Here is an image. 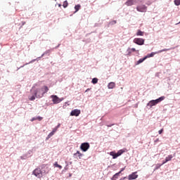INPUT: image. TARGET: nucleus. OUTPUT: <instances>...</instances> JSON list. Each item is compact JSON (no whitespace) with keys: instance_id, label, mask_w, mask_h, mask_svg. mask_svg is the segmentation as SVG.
I'll use <instances>...</instances> for the list:
<instances>
[{"instance_id":"f257e3e1","label":"nucleus","mask_w":180,"mask_h":180,"mask_svg":"<svg viewBox=\"0 0 180 180\" xmlns=\"http://www.w3.org/2000/svg\"><path fill=\"white\" fill-rule=\"evenodd\" d=\"M30 92L32 96H28L30 101H34L36 98L40 99L44 96L45 94L49 92V87L44 86L41 88H35L34 85L30 89Z\"/></svg>"},{"instance_id":"f03ea898","label":"nucleus","mask_w":180,"mask_h":180,"mask_svg":"<svg viewBox=\"0 0 180 180\" xmlns=\"http://www.w3.org/2000/svg\"><path fill=\"white\" fill-rule=\"evenodd\" d=\"M164 99H165V96H163L159 97L155 100H151L147 103L146 108L148 109H151L153 106H156V105H158V103H160V102H162Z\"/></svg>"},{"instance_id":"7ed1b4c3","label":"nucleus","mask_w":180,"mask_h":180,"mask_svg":"<svg viewBox=\"0 0 180 180\" xmlns=\"http://www.w3.org/2000/svg\"><path fill=\"white\" fill-rule=\"evenodd\" d=\"M51 98L52 99L53 105H57L60 102H63V101H64V98H60L58 96H57V95H52L51 96Z\"/></svg>"},{"instance_id":"20e7f679","label":"nucleus","mask_w":180,"mask_h":180,"mask_svg":"<svg viewBox=\"0 0 180 180\" xmlns=\"http://www.w3.org/2000/svg\"><path fill=\"white\" fill-rule=\"evenodd\" d=\"M89 147H91V145H89V143L84 142L80 145V150H82L83 153H86V150H89Z\"/></svg>"},{"instance_id":"39448f33","label":"nucleus","mask_w":180,"mask_h":180,"mask_svg":"<svg viewBox=\"0 0 180 180\" xmlns=\"http://www.w3.org/2000/svg\"><path fill=\"white\" fill-rule=\"evenodd\" d=\"M32 174L37 176V178H41V176H43V175H44L43 174V171H41V169H40V168H37L35 169Z\"/></svg>"},{"instance_id":"423d86ee","label":"nucleus","mask_w":180,"mask_h":180,"mask_svg":"<svg viewBox=\"0 0 180 180\" xmlns=\"http://www.w3.org/2000/svg\"><path fill=\"white\" fill-rule=\"evenodd\" d=\"M138 12L146 13L147 12V6L146 5H140L136 6Z\"/></svg>"},{"instance_id":"0eeeda50","label":"nucleus","mask_w":180,"mask_h":180,"mask_svg":"<svg viewBox=\"0 0 180 180\" xmlns=\"http://www.w3.org/2000/svg\"><path fill=\"white\" fill-rule=\"evenodd\" d=\"M144 39L142 38H135L134 39V43H135V44H137L138 46H143V44H144Z\"/></svg>"},{"instance_id":"6e6552de","label":"nucleus","mask_w":180,"mask_h":180,"mask_svg":"<svg viewBox=\"0 0 180 180\" xmlns=\"http://www.w3.org/2000/svg\"><path fill=\"white\" fill-rule=\"evenodd\" d=\"M139 178V174H137V172H132L131 174L128 176L129 180H134Z\"/></svg>"},{"instance_id":"1a4fd4ad","label":"nucleus","mask_w":180,"mask_h":180,"mask_svg":"<svg viewBox=\"0 0 180 180\" xmlns=\"http://www.w3.org/2000/svg\"><path fill=\"white\" fill-rule=\"evenodd\" d=\"M79 115H81V110L75 109L71 111L70 116H76L77 117Z\"/></svg>"},{"instance_id":"9d476101","label":"nucleus","mask_w":180,"mask_h":180,"mask_svg":"<svg viewBox=\"0 0 180 180\" xmlns=\"http://www.w3.org/2000/svg\"><path fill=\"white\" fill-rule=\"evenodd\" d=\"M74 158H79L81 160L84 157V154L81 153L79 150L76 152V153L73 154Z\"/></svg>"},{"instance_id":"9b49d317","label":"nucleus","mask_w":180,"mask_h":180,"mask_svg":"<svg viewBox=\"0 0 180 180\" xmlns=\"http://www.w3.org/2000/svg\"><path fill=\"white\" fill-rule=\"evenodd\" d=\"M51 50H47L44 53H42V55L39 57H38L37 58H36L37 60H40V58H41V57H44V56H50V53H51Z\"/></svg>"},{"instance_id":"f8f14e48","label":"nucleus","mask_w":180,"mask_h":180,"mask_svg":"<svg viewBox=\"0 0 180 180\" xmlns=\"http://www.w3.org/2000/svg\"><path fill=\"white\" fill-rule=\"evenodd\" d=\"M37 59H33L31 61H30L29 63H26L23 65H21L20 68H18V70H20V68H23V67H25V65H29V64H33V63H34V61H37Z\"/></svg>"},{"instance_id":"ddd939ff","label":"nucleus","mask_w":180,"mask_h":180,"mask_svg":"<svg viewBox=\"0 0 180 180\" xmlns=\"http://www.w3.org/2000/svg\"><path fill=\"white\" fill-rule=\"evenodd\" d=\"M127 151V149H126V148L120 149L117 153V157H120V155H122V154H123L124 153H126Z\"/></svg>"},{"instance_id":"4468645a","label":"nucleus","mask_w":180,"mask_h":180,"mask_svg":"<svg viewBox=\"0 0 180 180\" xmlns=\"http://www.w3.org/2000/svg\"><path fill=\"white\" fill-rule=\"evenodd\" d=\"M155 54H158V53H157V52H151L150 53H148V54L145 56V58H146V60H147V58H151V57H154V56H155Z\"/></svg>"},{"instance_id":"2eb2a0df","label":"nucleus","mask_w":180,"mask_h":180,"mask_svg":"<svg viewBox=\"0 0 180 180\" xmlns=\"http://www.w3.org/2000/svg\"><path fill=\"white\" fill-rule=\"evenodd\" d=\"M115 86H116V84L113 82H111L108 84V89H113Z\"/></svg>"},{"instance_id":"dca6fc26","label":"nucleus","mask_w":180,"mask_h":180,"mask_svg":"<svg viewBox=\"0 0 180 180\" xmlns=\"http://www.w3.org/2000/svg\"><path fill=\"white\" fill-rule=\"evenodd\" d=\"M110 155H111V157H112L113 160H116V158H117V153L115 151H111L110 152Z\"/></svg>"},{"instance_id":"f3484780","label":"nucleus","mask_w":180,"mask_h":180,"mask_svg":"<svg viewBox=\"0 0 180 180\" xmlns=\"http://www.w3.org/2000/svg\"><path fill=\"white\" fill-rule=\"evenodd\" d=\"M125 4L127 5V6H132V5H134V2L133 1V0H127Z\"/></svg>"},{"instance_id":"a211bd4d","label":"nucleus","mask_w":180,"mask_h":180,"mask_svg":"<svg viewBox=\"0 0 180 180\" xmlns=\"http://www.w3.org/2000/svg\"><path fill=\"white\" fill-rule=\"evenodd\" d=\"M146 56H144L142 58H140L136 63V65H139V64H141V63H143V61H146Z\"/></svg>"},{"instance_id":"6ab92c4d","label":"nucleus","mask_w":180,"mask_h":180,"mask_svg":"<svg viewBox=\"0 0 180 180\" xmlns=\"http://www.w3.org/2000/svg\"><path fill=\"white\" fill-rule=\"evenodd\" d=\"M119 176H120V173H116L111 178V180H117V178H119Z\"/></svg>"},{"instance_id":"aec40b11","label":"nucleus","mask_w":180,"mask_h":180,"mask_svg":"<svg viewBox=\"0 0 180 180\" xmlns=\"http://www.w3.org/2000/svg\"><path fill=\"white\" fill-rule=\"evenodd\" d=\"M172 158H174V156H172V155H169L165 159V162H168V161H171V160H172Z\"/></svg>"},{"instance_id":"412c9836","label":"nucleus","mask_w":180,"mask_h":180,"mask_svg":"<svg viewBox=\"0 0 180 180\" xmlns=\"http://www.w3.org/2000/svg\"><path fill=\"white\" fill-rule=\"evenodd\" d=\"M127 51V56H130L132 51L133 52L136 51V49L134 48H131V49L129 48Z\"/></svg>"},{"instance_id":"4be33fe9","label":"nucleus","mask_w":180,"mask_h":180,"mask_svg":"<svg viewBox=\"0 0 180 180\" xmlns=\"http://www.w3.org/2000/svg\"><path fill=\"white\" fill-rule=\"evenodd\" d=\"M136 36H144V32L141 31V30H138Z\"/></svg>"},{"instance_id":"5701e85b","label":"nucleus","mask_w":180,"mask_h":180,"mask_svg":"<svg viewBox=\"0 0 180 180\" xmlns=\"http://www.w3.org/2000/svg\"><path fill=\"white\" fill-rule=\"evenodd\" d=\"M169 50H171V49H164L158 51H156V53H158V54H160V53H164V51H169Z\"/></svg>"},{"instance_id":"b1692460","label":"nucleus","mask_w":180,"mask_h":180,"mask_svg":"<svg viewBox=\"0 0 180 180\" xmlns=\"http://www.w3.org/2000/svg\"><path fill=\"white\" fill-rule=\"evenodd\" d=\"M54 167H56V168H59V169H63V166L58 165V162H56L54 163Z\"/></svg>"},{"instance_id":"393cba45","label":"nucleus","mask_w":180,"mask_h":180,"mask_svg":"<svg viewBox=\"0 0 180 180\" xmlns=\"http://www.w3.org/2000/svg\"><path fill=\"white\" fill-rule=\"evenodd\" d=\"M53 136H54V131L50 132L47 136V137L46 138V140H49V139L53 137Z\"/></svg>"},{"instance_id":"a878e982","label":"nucleus","mask_w":180,"mask_h":180,"mask_svg":"<svg viewBox=\"0 0 180 180\" xmlns=\"http://www.w3.org/2000/svg\"><path fill=\"white\" fill-rule=\"evenodd\" d=\"M91 83H93L94 85L98 84V78L96 77L93 78L91 80Z\"/></svg>"},{"instance_id":"bb28decb","label":"nucleus","mask_w":180,"mask_h":180,"mask_svg":"<svg viewBox=\"0 0 180 180\" xmlns=\"http://www.w3.org/2000/svg\"><path fill=\"white\" fill-rule=\"evenodd\" d=\"M26 158H29L27 154H24L22 156H20V160H26Z\"/></svg>"},{"instance_id":"cd10ccee","label":"nucleus","mask_w":180,"mask_h":180,"mask_svg":"<svg viewBox=\"0 0 180 180\" xmlns=\"http://www.w3.org/2000/svg\"><path fill=\"white\" fill-rule=\"evenodd\" d=\"M174 5H176V6H179L180 0H174Z\"/></svg>"},{"instance_id":"c85d7f7f","label":"nucleus","mask_w":180,"mask_h":180,"mask_svg":"<svg viewBox=\"0 0 180 180\" xmlns=\"http://www.w3.org/2000/svg\"><path fill=\"white\" fill-rule=\"evenodd\" d=\"M116 23H117L116 20H112L110 22L109 25H111V26H113V25H116Z\"/></svg>"},{"instance_id":"c756f323","label":"nucleus","mask_w":180,"mask_h":180,"mask_svg":"<svg viewBox=\"0 0 180 180\" xmlns=\"http://www.w3.org/2000/svg\"><path fill=\"white\" fill-rule=\"evenodd\" d=\"M32 150H28V152L25 154H27V157H32Z\"/></svg>"},{"instance_id":"7c9ffc66","label":"nucleus","mask_w":180,"mask_h":180,"mask_svg":"<svg viewBox=\"0 0 180 180\" xmlns=\"http://www.w3.org/2000/svg\"><path fill=\"white\" fill-rule=\"evenodd\" d=\"M37 120L41 122V120H43V117H40V116L37 117Z\"/></svg>"},{"instance_id":"2f4dec72","label":"nucleus","mask_w":180,"mask_h":180,"mask_svg":"<svg viewBox=\"0 0 180 180\" xmlns=\"http://www.w3.org/2000/svg\"><path fill=\"white\" fill-rule=\"evenodd\" d=\"M65 169L67 171V169H68V162L65 161Z\"/></svg>"},{"instance_id":"473e14b6","label":"nucleus","mask_w":180,"mask_h":180,"mask_svg":"<svg viewBox=\"0 0 180 180\" xmlns=\"http://www.w3.org/2000/svg\"><path fill=\"white\" fill-rule=\"evenodd\" d=\"M34 120H37V117H34L31 119V122H34Z\"/></svg>"},{"instance_id":"72a5a7b5","label":"nucleus","mask_w":180,"mask_h":180,"mask_svg":"<svg viewBox=\"0 0 180 180\" xmlns=\"http://www.w3.org/2000/svg\"><path fill=\"white\" fill-rule=\"evenodd\" d=\"M125 169V167H123L120 169V172H118V173H120V175L122 174V172H123V171Z\"/></svg>"},{"instance_id":"f704fd0d","label":"nucleus","mask_w":180,"mask_h":180,"mask_svg":"<svg viewBox=\"0 0 180 180\" xmlns=\"http://www.w3.org/2000/svg\"><path fill=\"white\" fill-rule=\"evenodd\" d=\"M164 131V129H161L158 131L159 134H162V132Z\"/></svg>"},{"instance_id":"c9c22d12","label":"nucleus","mask_w":180,"mask_h":180,"mask_svg":"<svg viewBox=\"0 0 180 180\" xmlns=\"http://www.w3.org/2000/svg\"><path fill=\"white\" fill-rule=\"evenodd\" d=\"M146 5H148V6H150V5H151V1H147L146 3Z\"/></svg>"},{"instance_id":"e433bc0d","label":"nucleus","mask_w":180,"mask_h":180,"mask_svg":"<svg viewBox=\"0 0 180 180\" xmlns=\"http://www.w3.org/2000/svg\"><path fill=\"white\" fill-rule=\"evenodd\" d=\"M112 126H115V124H107V127H112Z\"/></svg>"},{"instance_id":"4c0bfd02","label":"nucleus","mask_w":180,"mask_h":180,"mask_svg":"<svg viewBox=\"0 0 180 180\" xmlns=\"http://www.w3.org/2000/svg\"><path fill=\"white\" fill-rule=\"evenodd\" d=\"M128 177L127 176H124V177H122L120 180H124V179H127Z\"/></svg>"},{"instance_id":"58836bf2","label":"nucleus","mask_w":180,"mask_h":180,"mask_svg":"<svg viewBox=\"0 0 180 180\" xmlns=\"http://www.w3.org/2000/svg\"><path fill=\"white\" fill-rule=\"evenodd\" d=\"M60 46H61V44H58V46H56L55 48H53V49H58V47H60Z\"/></svg>"},{"instance_id":"ea45409f","label":"nucleus","mask_w":180,"mask_h":180,"mask_svg":"<svg viewBox=\"0 0 180 180\" xmlns=\"http://www.w3.org/2000/svg\"><path fill=\"white\" fill-rule=\"evenodd\" d=\"M158 141H160V139L158 138L154 141V143H158Z\"/></svg>"},{"instance_id":"a19ab883","label":"nucleus","mask_w":180,"mask_h":180,"mask_svg":"<svg viewBox=\"0 0 180 180\" xmlns=\"http://www.w3.org/2000/svg\"><path fill=\"white\" fill-rule=\"evenodd\" d=\"M167 162H165V160L162 161V163L161 164V165H164V164H167Z\"/></svg>"},{"instance_id":"79ce46f5","label":"nucleus","mask_w":180,"mask_h":180,"mask_svg":"<svg viewBox=\"0 0 180 180\" xmlns=\"http://www.w3.org/2000/svg\"><path fill=\"white\" fill-rule=\"evenodd\" d=\"M60 126H61V124H58L56 126V129H58V127H60Z\"/></svg>"},{"instance_id":"37998d69","label":"nucleus","mask_w":180,"mask_h":180,"mask_svg":"<svg viewBox=\"0 0 180 180\" xmlns=\"http://www.w3.org/2000/svg\"><path fill=\"white\" fill-rule=\"evenodd\" d=\"M57 131V129L56 128V129H54L52 131H53V134H54V133H56V131Z\"/></svg>"},{"instance_id":"c03bdc74","label":"nucleus","mask_w":180,"mask_h":180,"mask_svg":"<svg viewBox=\"0 0 180 180\" xmlns=\"http://www.w3.org/2000/svg\"><path fill=\"white\" fill-rule=\"evenodd\" d=\"M89 91H91V89H87L85 92H89Z\"/></svg>"},{"instance_id":"a18cd8bd","label":"nucleus","mask_w":180,"mask_h":180,"mask_svg":"<svg viewBox=\"0 0 180 180\" xmlns=\"http://www.w3.org/2000/svg\"><path fill=\"white\" fill-rule=\"evenodd\" d=\"M155 77H158V73H156V74H155Z\"/></svg>"},{"instance_id":"49530a36","label":"nucleus","mask_w":180,"mask_h":180,"mask_svg":"<svg viewBox=\"0 0 180 180\" xmlns=\"http://www.w3.org/2000/svg\"><path fill=\"white\" fill-rule=\"evenodd\" d=\"M25 23H26V22H22V26L25 25Z\"/></svg>"},{"instance_id":"de8ad7c7","label":"nucleus","mask_w":180,"mask_h":180,"mask_svg":"<svg viewBox=\"0 0 180 180\" xmlns=\"http://www.w3.org/2000/svg\"><path fill=\"white\" fill-rule=\"evenodd\" d=\"M68 103L65 102V105H68Z\"/></svg>"}]
</instances>
